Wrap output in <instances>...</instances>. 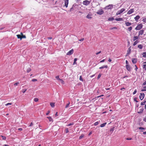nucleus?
<instances>
[{
    "instance_id": "obj_10",
    "label": "nucleus",
    "mask_w": 146,
    "mask_h": 146,
    "mask_svg": "<svg viewBox=\"0 0 146 146\" xmlns=\"http://www.w3.org/2000/svg\"><path fill=\"white\" fill-rule=\"evenodd\" d=\"M144 32V30H140L138 32V36L140 35H142Z\"/></svg>"
},
{
    "instance_id": "obj_33",
    "label": "nucleus",
    "mask_w": 146,
    "mask_h": 146,
    "mask_svg": "<svg viewBox=\"0 0 146 146\" xmlns=\"http://www.w3.org/2000/svg\"><path fill=\"white\" fill-rule=\"evenodd\" d=\"M143 55V57H146V52H143L142 54Z\"/></svg>"
},
{
    "instance_id": "obj_40",
    "label": "nucleus",
    "mask_w": 146,
    "mask_h": 146,
    "mask_svg": "<svg viewBox=\"0 0 146 146\" xmlns=\"http://www.w3.org/2000/svg\"><path fill=\"white\" fill-rule=\"evenodd\" d=\"M84 135L83 134H82L81 135H80L79 137V139H81L82 138H83L84 137Z\"/></svg>"
},
{
    "instance_id": "obj_13",
    "label": "nucleus",
    "mask_w": 146,
    "mask_h": 146,
    "mask_svg": "<svg viewBox=\"0 0 146 146\" xmlns=\"http://www.w3.org/2000/svg\"><path fill=\"white\" fill-rule=\"evenodd\" d=\"M104 13V11L102 10L98 11L97 12V13L99 15H102Z\"/></svg>"
},
{
    "instance_id": "obj_29",
    "label": "nucleus",
    "mask_w": 146,
    "mask_h": 146,
    "mask_svg": "<svg viewBox=\"0 0 146 146\" xmlns=\"http://www.w3.org/2000/svg\"><path fill=\"white\" fill-rule=\"evenodd\" d=\"M17 36L18 38H20L21 40V35H17Z\"/></svg>"
},
{
    "instance_id": "obj_16",
    "label": "nucleus",
    "mask_w": 146,
    "mask_h": 146,
    "mask_svg": "<svg viewBox=\"0 0 146 146\" xmlns=\"http://www.w3.org/2000/svg\"><path fill=\"white\" fill-rule=\"evenodd\" d=\"M115 20L116 21H123V19L122 18H117L116 17L115 19Z\"/></svg>"
},
{
    "instance_id": "obj_61",
    "label": "nucleus",
    "mask_w": 146,
    "mask_h": 146,
    "mask_svg": "<svg viewBox=\"0 0 146 146\" xmlns=\"http://www.w3.org/2000/svg\"><path fill=\"white\" fill-rule=\"evenodd\" d=\"M50 112V111H48L46 114V115H48V114H49Z\"/></svg>"
},
{
    "instance_id": "obj_57",
    "label": "nucleus",
    "mask_w": 146,
    "mask_h": 146,
    "mask_svg": "<svg viewBox=\"0 0 146 146\" xmlns=\"http://www.w3.org/2000/svg\"><path fill=\"white\" fill-rule=\"evenodd\" d=\"M84 38H82L81 39H79V41H82L84 40Z\"/></svg>"
},
{
    "instance_id": "obj_23",
    "label": "nucleus",
    "mask_w": 146,
    "mask_h": 146,
    "mask_svg": "<svg viewBox=\"0 0 146 146\" xmlns=\"http://www.w3.org/2000/svg\"><path fill=\"white\" fill-rule=\"evenodd\" d=\"M115 127H113V128H111L110 129V131L111 132V133H112L114 130Z\"/></svg>"
},
{
    "instance_id": "obj_41",
    "label": "nucleus",
    "mask_w": 146,
    "mask_h": 146,
    "mask_svg": "<svg viewBox=\"0 0 146 146\" xmlns=\"http://www.w3.org/2000/svg\"><path fill=\"white\" fill-rule=\"evenodd\" d=\"M34 101L35 102H37L38 101V99L37 98H35L34 99Z\"/></svg>"
},
{
    "instance_id": "obj_37",
    "label": "nucleus",
    "mask_w": 146,
    "mask_h": 146,
    "mask_svg": "<svg viewBox=\"0 0 146 146\" xmlns=\"http://www.w3.org/2000/svg\"><path fill=\"white\" fill-rule=\"evenodd\" d=\"M142 21L143 23H146V18H143Z\"/></svg>"
},
{
    "instance_id": "obj_14",
    "label": "nucleus",
    "mask_w": 146,
    "mask_h": 146,
    "mask_svg": "<svg viewBox=\"0 0 146 146\" xmlns=\"http://www.w3.org/2000/svg\"><path fill=\"white\" fill-rule=\"evenodd\" d=\"M143 68L145 70H146V62H145L143 63Z\"/></svg>"
},
{
    "instance_id": "obj_19",
    "label": "nucleus",
    "mask_w": 146,
    "mask_h": 146,
    "mask_svg": "<svg viewBox=\"0 0 146 146\" xmlns=\"http://www.w3.org/2000/svg\"><path fill=\"white\" fill-rule=\"evenodd\" d=\"M108 67V66L107 65H106L103 66L102 67H100L99 68V69H102L104 68H107Z\"/></svg>"
},
{
    "instance_id": "obj_18",
    "label": "nucleus",
    "mask_w": 146,
    "mask_h": 146,
    "mask_svg": "<svg viewBox=\"0 0 146 146\" xmlns=\"http://www.w3.org/2000/svg\"><path fill=\"white\" fill-rule=\"evenodd\" d=\"M47 118L48 119L50 122H52L53 121V120L51 117H47Z\"/></svg>"
},
{
    "instance_id": "obj_26",
    "label": "nucleus",
    "mask_w": 146,
    "mask_h": 146,
    "mask_svg": "<svg viewBox=\"0 0 146 146\" xmlns=\"http://www.w3.org/2000/svg\"><path fill=\"white\" fill-rule=\"evenodd\" d=\"M139 42V41L137 40H136L133 43V45L134 46L136 45Z\"/></svg>"
},
{
    "instance_id": "obj_34",
    "label": "nucleus",
    "mask_w": 146,
    "mask_h": 146,
    "mask_svg": "<svg viewBox=\"0 0 146 146\" xmlns=\"http://www.w3.org/2000/svg\"><path fill=\"white\" fill-rule=\"evenodd\" d=\"M31 70V69L29 68L27 69V73L29 72H30Z\"/></svg>"
},
{
    "instance_id": "obj_12",
    "label": "nucleus",
    "mask_w": 146,
    "mask_h": 146,
    "mask_svg": "<svg viewBox=\"0 0 146 146\" xmlns=\"http://www.w3.org/2000/svg\"><path fill=\"white\" fill-rule=\"evenodd\" d=\"M131 47H130L128 48L127 51V55H128L131 52Z\"/></svg>"
},
{
    "instance_id": "obj_45",
    "label": "nucleus",
    "mask_w": 146,
    "mask_h": 146,
    "mask_svg": "<svg viewBox=\"0 0 146 146\" xmlns=\"http://www.w3.org/2000/svg\"><path fill=\"white\" fill-rule=\"evenodd\" d=\"M98 124H99L98 122H95L94 123V125H98Z\"/></svg>"
},
{
    "instance_id": "obj_2",
    "label": "nucleus",
    "mask_w": 146,
    "mask_h": 146,
    "mask_svg": "<svg viewBox=\"0 0 146 146\" xmlns=\"http://www.w3.org/2000/svg\"><path fill=\"white\" fill-rule=\"evenodd\" d=\"M90 1L88 0H85L83 2L82 4L85 6H88L90 4Z\"/></svg>"
},
{
    "instance_id": "obj_7",
    "label": "nucleus",
    "mask_w": 146,
    "mask_h": 146,
    "mask_svg": "<svg viewBox=\"0 0 146 146\" xmlns=\"http://www.w3.org/2000/svg\"><path fill=\"white\" fill-rule=\"evenodd\" d=\"M64 3L65 6L66 7H67L69 3V0H64Z\"/></svg>"
},
{
    "instance_id": "obj_24",
    "label": "nucleus",
    "mask_w": 146,
    "mask_h": 146,
    "mask_svg": "<svg viewBox=\"0 0 146 146\" xmlns=\"http://www.w3.org/2000/svg\"><path fill=\"white\" fill-rule=\"evenodd\" d=\"M106 123H102L100 125V127H103L106 125Z\"/></svg>"
},
{
    "instance_id": "obj_25",
    "label": "nucleus",
    "mask_w": 146,
    "mask_h": 146,
    "mask_svg": "<svg viewBox=\"0 0 146 146\" xmlns=\"http://www.w3.org/2000/svg\"><path fill=\"white\" fill-rule=\"evenodd\" d=\"M138 47L139 48V49H141L143 48V46L142 44H139L138 46Z\"/></svg>"
},
{
    "instance_id": "obj_64",
    "label": "nucleus",
    "mask_w": 146,
    "mask_h": 146,
    "mask_svg": "<svg viewBox=\"0 0 146 146\" xmlns=\"http://www.w3.org/2000/svg\"><path fill=\"white\" fill-rule=\"evenodd\" d=\"M143 121L145 122H146V117H145V118H144Z\"/></svg>"
},
{
    "instance_id": "obj_52",
    "label": "nucleus",
    "mask_w": 146,
    "mask_h": 146,
    "mask_svg": "<svg viewBox=\"0 0 146 146\" xmlns=\"http://www.w3.org/2000/svg\"><path fill=\"white\" fill-rule=\"evenodd\" d=\"M33 124L32 122H31V123H30V125L29 126V127H31L33 126Z\"/></svg>"
},
{
    "instance_id": "obj_59",
    "label": "nucleus",
    "mask_w": 146,
    "mask_h": 146,
    "mask_svg": "<svg viewBox=\"0 0 146 146\" xmlns=\"http://www.w3.org/2000/svg\"><path fill=\"white\" fill-rule=\"evenodd\" d=\"M126 139L127 140H131L132 139V138H126Z\"/></svg>"
},
{
    "instance_id": "obj_46",
    "label": "nucleus",
    "mask_w": 146,
    "mask_h": 146,
    "mask_svg": "<svg viewBox=\"0 0 146 146\" xmlns=\"http://www.w3.org/2000/svg\"><path fill=\"white\" fill-rule=\"evenodd\" d=\"M56 78L57 79V80H60V78H59V76H56Z\"/></svg>"
},
{
    "instance_id": "obj_22",
    "label": "nucleus",
    "mask_w": 146,
    "mask_h": 146,
    "mask_svg": "<svg viewBox=\"0 0 146 146\" xmlns=\"http://www.w3.org/2000/svg\"><path fill=\"white\" fill-rule=\"evenodd\" d=\"M138 38V36H134L133 37V41L137 39Z\"/></svg>"
},
{
    "instance_id": "obj_31",
    "label": "nucleus",
    "mask_w": 146,
    "mask_h": 146,
    "mask_svg": "<svg viewBox=\"0 0 146 146\" xmlns=\"http://www.w3.org/2000/svg\"><path fill=\"white\" fill-rule=\"evenodd\" d=\"M114 19L113 17H112L111 18H109V19H108V21H112L113 20H114Z\"/></svg>"
},
{
    "instance_id": "obj_51",
    "label": "nucleus",
    "mask_w": 146,
    "mask_h": 146,
    "mask_svg": "<svg viewBox=\"0 0 146 146\" xmlns=\"http://www.w3.org/2000/svg\"><path fill=\"white\" fill-rule=\"evenodd\" d=\"M139 129L140 130H143L145 129L143 127H141L139 128Z\"/></svg>"
},
{
    "instance_id": "obj_28",
    "label": "nucleus",
    "mask_w": 146,
    "mask_h": 146,
    "mask_svg": "<svg viewBox=\"0 0 146 146\" xmlns=\"http://www.w3.org/2000/svg\"><path fill=\"white\" fill-rule=\"evenodd\" d=\"M77 60V58H76L74 59V62H73V64H77V63L76 62V61Z\"/></svg>"
},
{
    "instance_id": "obj_47",
    "label": "nucleus",
    "mask_w": 146,
    "mask_h": 146,
    "mask_svg": "<svg viewBox=\"0 0 146 146\" xmlns=\"http://www.w3.org/2000/svg\"><path fill=\"white\" fill-rule=\"evenodd\" d=\"M101 74H99L98 76L97 79H98L101 77Z\"/></svg>"
},
{
    "instance_id": "obj_20",
    "label": "nucleus",
    "mask_w": 146,
    "mask_h": 146,
    "mask_svg": "<svg viewBox=\"0 0 146 146\" xmlns=\"http://www.w3.org/2000/svg\"><path fill=\"white\" fill-rule=\"evenodd\" d=\"M125 24L126 26H130L131 24V23L128 22H125Z\"/></svg>"
},
{
    "instance_id": "obj_56",
    "label": "nucleus",
    "mask_w": 146,
    "mask_h": 146,
    "mask_svg": "<svg viewBox=\"0 0 146 146\" xmlns=\"http://www.w3.org/2000/svg\"><path fill=\"white\" fill-rule=\"evenodd\" d=\"M12 104L11 103H8L7 104H5V105L6 106H7L8 105H11Z\"/></svg>"
},
{
    "instance_id": "obj_6",
    "label": "nucleus",
    "mask_w": 146,
    "mask_h": 146,
    "mask_svg": "<svg viewBox=\"0 0 146 146\" xmlns=\"http://www.w3.org/2000/svg\"><path fill=\"white\" fill-rule=\"evenodd\" d=\"M134 9H130V10H129L127 12V14L128 15H129L131 14L133 12H134Z\"/></svg>"
},
{
    "instance_id": "obj_36",
    "label": "nucleus",
    "mask_w": 146,
    "mask_h": 146,
    "mask_svg": "<svg viewBox=\"0 0 146 146\" xmlns=\"http://www.w3.org/2000/svg\"><path fill=\"white\" fill-rule=\"evenodd\" d=\"M132 28L131 27H129L128 29V30L129 31H131V30H132Z\"/></svg>"
},
{
    "instance_id": "obj_4",
    "label": "nucleus",
    "mask_w": 146,
    "mask_h": 146,
    "mask_svg": "<svg viewBox=\"0 0 146 146\" xmlns=\"http://www.w3.org/2000/svg\"><path fill=\"white\" fill-rule=\"evenodd\" d=\"M113 7V5L112 4H110L106 6L105 9H111Z\"/></svg>"
},
{
    "instance_id": "obj_27",
    "label": "nucleus",
    "mask_w": 146,
    "mask_h": 146,
    "mask_svg": "<svg viewBox=\"0 0 146 146\" xmlns=\"http://www.w3.org/2000/svg\"><path fill=\"white\" fill-rule=\"evenodd\" d=\"M146 103V101L145 100H144L143 102H142L141 103V105H143L145 104V103Z\"/></svg>"
},
{
    "instance_id": "obj_43",
    "label": "nucleus",
    "mask_w": 146,
    "mask_h": 146,
    "mask_svg": "<svg viewBox=\"0 0 146 146\" xmlns=\"http://www.w3.org/2000/svg\"><path fill=\"white\" fill-rule=\"evenodd\" d=\"M137 90L136 89H135V91H134V92H133V95H134L136 93H137Z\"/></svg>"
},
{
    "instance_id": "obj_42",
    "label": "nucleus",
    "mask_w": 146,
    "mask_h": 146,
    "mask_svg": "<svg viewBox=\"0 0 146 146\" xmlns=\"http://www.w3.org/2000/svg\"><path fill=\"white\" fill-rule=\"evenodd\" d=\"M79 79L81 81H83V80L82 78V76H80V78H79Z\"/></svg>"
},
{
    "instance_id": "obj_15",
    "label": "nucleus",
    "mask_w": 146,
    "mask_h": 146,
    "mask_svg": "<svg viewBox=\"0 0 146 146\" xmlns=\"http://www.w3.org/2000/svg\"><path fill=\"white\" fill-rule=\"evenodd\" d=\"M140 18V16L139 15H137L134 18V19L137 22Z\"/></svg>"
},
{
    "instance_id": "obj_55",
    "label": "nucleus",
    "mask_w": 146,
    "mask_h": 146,
    "mask_svg": "<svg viewBox=\"0 0 146 146\" xmlns=\"http://www.w3.org/2000/svg\"><path fill=\"white\" fill-rule=\"evenodd\" d=\"M135 70L136 71H137V69H138V68H137V66H136V65H135Z\"/></svg>"
},
{
    "instance_id": "obj_53",
    "label": "nucleus",
    "mask_w": 146,
    "mask_h": 146,
    "mask_svg": "<svg viewBox=\"0 0 146 146\" xmlns=\"http://www.w3.org/2000/svg\"><path fill=\"white\" fill-rule=\"evenodd\" d=\"M137 98L136 97V98H135L134 99V100L136 102H138V101L137 100Z\"/></svg>"
},
{
    "instance_id": "obj_30",
    "label": "nucleus",
    "mask_w": 146,
    "mask_h": 146,
    "mask_svg": "<svg viewBox=\"0 0 146 146\" xmlns=\"http://www.w3.org/2000/svg\"><path fill=\"white\" fill-rule=\"evenodd\" d=\"M50 105L52 107H54L55 106V103H50Z\"/></svg>"
},
{
    "instance_id": "obj_48",
    "label": "nucleus",
    "mask_w": 146,
    "mask_h": 146,
    "mask_svg": "<svg viewBox=\"0 0 146 146\" xmlns=\"http://www.w3.org/2000/svg\"><path fill=\"white\" fill-rule=\"evenodd\" d=\"M1 136L2 137L3 140H5L6 139V137H5L3 136Z\"/></svg>"
},
{
    "instance_id": "obj_54",
    "label": "nucleus",
    "mask_w": 146,
    "mask_h": 146,
    "mask_svg": "<svg viewBox=\"0 0 146 146\" xmlns=\"http://www.w3.org/2000/svg\"><path fill=\"white\" fill-rule=\"evenodd\" d=\"M19 84V82H17V83H15L14 84V86H17V85L18 84Z\"/></svg>"
},
{
    "instance_id": "obj_60",
    "label": "nucleus",
    "mask_w": 146,
    "mask_h": 146,
    "mask_svg": "<svg viewBox=\"0 0 146 146\" xmlns=\"http://www.w3.org/2000/svg\"><path fill=\"white\" fill-rule=\"evenodd\" d=\"M104 96V95H102L101 96H98L96 97L97 98H99V97H101V96Z\"/></svg>"
},
{
    "instance_id": "obj_35",
    "label": "nucleus",
    "mask_w": 146,
    "mask_h": 146,
    "mask_svg": "<svg viewBox=\"0 0 146 146\" xmlns=\"http://www.w3.org/2000/svg\"><path fill=\"white\" fill-rule=\"evenodd\" d=\"M59 80H60L62 84H64V82L63 80L60 79Z\"/></svg>"
},
{
    "instance_id": "obj_63",
    "label": "nucleus",
    "mask_w": 146,
    "mask_h": 146,
    "mask_svg": "<svg viewBox=\"0 0 146 146\" xmlns=\"http://www.w3.org/2000/svg\"><path fill=\"white\" fill-rule=\"evenodd\" d=\"M18 130H19V131H21L23 130V129L22 128H18Z\"/></svg>"
},
{
    "instance_id": "obj_3",
    "label": "nucleus",
    "mask_w": 146,
    "mask_h": 146,
    "mask_svg": "<svg viewBox=\"0 0 146 146\" xmlns=\"http://www.w3.org/2000/svg\"><path fill=\"white\" fill-rule=\"evenodd\" d=\"M125 9L124 8H122L120 10L118 11L116 13L117 15L121 14L123 12L125 11Z\"/></svg>"
},
{
    "instance_id": "obj_1",
    "label": "nucleus",
    "mask_w": 146,
    "mask_h": 146,
    "mask_svg": "<svg viewBox=\"0 0 146 146\" xmlns=\"http://www.w3.org/2000/svg\"><path fill=\"white\" fill-rule=\"evenodd\" d=\"M143 27V25L142 24H138L135 28V29L136 30H139L142 28Z\"/></svg>"
},
{
    "instance_id": "obj_39",
    "label": "nucleus",
    "mask_w": 146,
    "mask_h": 146,
    "mask_svg": "<svg viewBox=\"0 0 146 146\" xmlns=\"http://www.w3.org/2000/svg\"><path fill=\"white\" fill-rule=\"evenodd\" d=\"M26 89H23L22 90V92L23 93H24L27 91Z\"/></svg>"
},
{
    "instance_id": "obj_11",
    "label": "nucleus",
    "mask_w": 146,
    "mask_h": 146,
    "mask_svg": "<svg viewBox=\"0 0 146 146\" xmlns=\"http://www.w3.org/2000/svg\"><path fill=\"white\" fill-rule=\"evenodd\" d=\"M137 59L136 58H133L132 59V61L133 64H135L137 62Z\"/></svg>"
},
{
    "instance_id": "obj_58",
    "label": "nucleus",
    "mask_w": 146,
    "mask_h": 146,
    "mask_svg": "<svg viewBox=\"0 0 146 146\" xmlns=\"http://www.w3.org/2000/svg\"><path fill=\"white\" fill-rule=\"evenodd\" d=\"M101 52V51H100L99 52L96 53V54L98 55V54H99Z\"/></svg>"
},
{
    "instance_id": "obj_5",
    "label": "nucleus",
    "mask_w": 146,
    "mask_h": 146,
    "mask_svg": "<svg viewBox=\"0 0 146 146\" xmlns=\"http://www.w3.org/2000/svg\"><path fill=\"white\" fill-rule=\"evenodd\" d=\"M73 52L74 50L73 49H72L68 52L66 54L67 55H70L73 53Z\"/></svg>"
},
{
    "instance_id": "obj_32",
    "label": "nucleus",
    "mask_w": 146,
    "mask_h": 146,
    "mask_svg": "<svg viewBox=\"0 0 146 146\" xmlns=\"http://www.w3.org/2000/svg\"><path fill=\"white\" fill-rule=\"evenodd\" d=\"M21 34H22V35H21V39L23 38H26V36L25 35H23V33H21Z\"/></svg>"
},
{
    "instance_id": "obj_8",
    "label": "nucleus",
    "mask_w": 146,
    "mask_h": 146,
    "mask_svg": "<svg viewBox=\"0 0 146 146\" xmlns=\"http://www.w3.org/2000/svg\"><path fill=\"white\" fill-rule=\"evenodd\" d=\"M126 67L127 69V70L129 71L130 72L131 70V67L129 64H127L126 65Z\"/></svg>"
},
{
    "instance_id": "obj_62",
    "label": "nucleus",
    "mask_w": 146,
    "mask_h": 146,
    "mask_svg": "<svg viewBox=\"0 0 146 146\" xmlns=\"http://www.w3.org/2000/svg\"><path fill=\"white\" fill-rule=\"evenodd\" d=\"M143 85H146V81H145V82H144L143 83Z\"/></svg>"
},
{
    "instance_id": "obj_44",
    "label": "nucleus",
    "mask_w": 146,
    "mask_h": 146,
    "mask_svg": "<svg viewBox=\"0 0 146 146\" xmlns=\"http://www.w3.org/2000/svg\"><path fill=\"white\" fill-rule=\"evenodd\" d=\"M73 124H74L73 123H70V124L67 125V126H70L71 125H73Z\"/></svg>"
},
{
    "instance_id": "obj_38",
    "label": "nucleus",
    "mask_w": 146,
    "mask_h": 146,
    "mask_svg": "<svg viewBox=\"0 0 146 146\" xmlns=\"http://www.w3.org/2000/svg\"><path fill=\"white\" fill-rule=\"evenodd\" d=\"M70 102H69L68 103L66 104V105L65 106L66 108H68L69 107V105L70 104Z\"/></svg>"
},
{
    "instance_id": "obj_17",
    "label": "nucleus",
    "mask_w": 146,
    "mask_h": 146,
    "mask_svg": "<svg viewBox=\"0 0 146 146\" xmlns=\"http://www.w3.org/2000/svg\"><path fill=\"white\" fill-rule=\"evenodd\" d=\"M143 110L144 109L143 108H141L139 110V111L137 112V113L139 114H141L143 112Z\"/></svg>"
},
{
    "instance_id": "obj_9",
    "label": "nucleus",
    "mask_w": 146,
    "mask_h": 146,
    "mask_svg": "<svg viewBox=\"0 0 146 146\" xmlns=\"http://www.w3.org/2000/svg\"><path fill=\"white\" fill-rule=\"evenodd\" d=\"M144 94L143 93H141L139 96V98L141 100H142L144 98Z\"/></svg>"
},
{
    "instance_id": "obj_50",
    "label": "nucleus",
    "mask_w": 146,
    "mask_h": 146,
    "mask_svg": "<svg viewBox=\"0 0 146 146\" xmlns=\"http://www.w3.org/2000/svg\"><path fill=\"white\" fill-rule=\"evenodd\" d=\"M37 81V80L35 79H33L32 80V81L33 82H35Z\"/></svg>"
},
{
    "instance_id": "obj_49",
    "label": "nucleus",
    "mask_w": 146,
    "mask_h": 146,
    "mask_svg": "<svg viewBox=\"0 0 146 146\" xmlns=\"http://www.w3.org/2000/svg\"><path fill=\"white\" fill-rule=\"evenodd\" d=\"M69 132V131L68 128L66 129V133H68Z\"/></svg>"
},
{
    "instance_id": "obj_21",
    "label": "nucleus",
    "mask_w": 146,
    "mask_h": 146,
    "mask_svg": "<svg viewBox=\"0 0 146 146\" xmlns=\"http://www.w3.org/2000/svg\"><path fill=\"white\" fill-rule=\"evenodd\" d=\"M92 15L90 14H88L86 16V18L89 19H91L92 18Z\"/></svg>"
}]
</instances>
